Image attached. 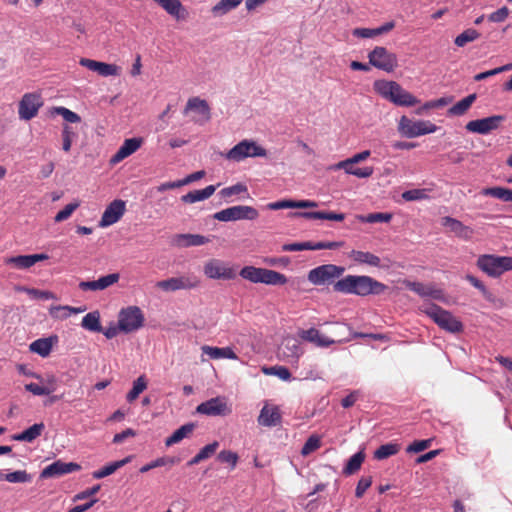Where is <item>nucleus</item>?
I'll list each match as a JSON object with an SVG mask.
<instances>
[{
	"instance_id": "f257e3e1",
	"label": "nucleus",
	"mask_w": 512,
	"mask_h": 512,
	"mask_svg": "<svg viewBox=\"0 0 512 512\" xmlns=\"http://www.w3.org/2000/svg\"><path fill=\"white\" fill-rule=\"evenodd\" d=\"M387 286L382 282L366 275H347L333 285V290L343 294H352L361 297L380 295Z\"/></svg>"
},
{
	"instance_id": "f03ea898",
	"label": "nucleus",
	"mask_w": 512,
	"mask_h": 512,
	"mask_svg": "<svg viewBox=\"0 0 512 512\" xmlns=\"http://www.w3.org/2000/svg\"><path fill=\"white\" fill-rule=\"evenodd\" d=\"M374 88L383 98L397 106L411 107L420 102L419 99L395 81L379 80L374 83Z\"/></svg>"
},
{
	"instance_id": "7ed1b4c3",
	"label": "nucleus",
	"mask_w": 512,
	"mask_h": 512,
	"mask_svg": "<svg viewBox=\"0 0 512 512\" xmlns=\"http://www.w3.org/2000/svg\"><path fill=\"white\" fill-rule=\"evenodd\" d=\"M421 311L431 318L442 330L449 333H460L463 331L462 322L455 317L450 311L443 309L434 303H424Z\"/></svg>"
},
{
	"instance_id": "20e7f679",
	"label": "nucleus",
	"mask_w": 512,
	"mask_h": 512,
	"mask_svg": "<svg viewBox=\"0 0 512 512\" xmlns=\"http://www.w3.org/2000/svg\"><path fill=\"white\" fill-rule=\"evenodd\" d=\"M476 265L488 276L497 278L512 270V257L483 254L478 257Z\"/></svg>"
},
{
	"instance_id": "39448f33",
	"label": "nucleus",
	"mask_w": 512,
	"mask_h": 512,
	"mask_svg": "<svg viewBox=\"0 0 512 512\" xmlns=\"http://www.w3.org/2000/svg\"><path fill=\"white\" fill-rule=\"evenodd\" d=\"M266 156V149L260 146L256 141L250 139L240 141L224 154V157L227 160L233 162H241L249 157L255 158Z\"/></svg>"
},
{
	"instance_id": "423d86ee",
	"label": "nucleus",
	"mask_w": 512,
	"mask_h": 512,
	"mask_svg": "<svg viewBox=\"0 0 512 512\" xmlns=\"http://www.w3.org/2000/svg\"><path fill=\"white\" fill-rule=\"evenodd\" d=\"M438 130V127L427 120L413 121L407 116H402L398 122L399 133L406 138H416L419 136L432 134Z\"/></svg>"
},
{
	"instance_id": "0eeeda50",
	"label": "nucleus",
	"mask_w": 512,
	"mask_h": 512,
	"mask_svg": "<svg viewBox=\"0 0 512 512\" xmlns=\"http://www.w3.org/2000/svg\"><path fill=\"white\" fill-rule=\"evenodd\" d=\"M118 322L124 333H131L140 329L144 324V315L137 306L122 308L118 314Z\"/></svg>"
},
{
	"instance_id": "6e6552de",
	"label": "nucleus",
	"mask_w": 512,
	"mask_h": 512,
	"mask_svg": "<svg viewBox=\"0 0 512 512\" xmlns=\"http://www.w3.org/2000/svg\"><path fill=\"white\" fill-rule=\"evenodd\" d=\"M345 271L342 266L334 264L320 265L308 273V280L314 285H325L332 283L334 279L340 277Z\"/></svg>"
},
{
	"instance_id": "1a4fd4ad",
	"label": "nucleus",
	"mask_w": 512,
	"mask_h": 512,
	"mask_svg": "<svg viewBox=\"0 0 512 512\" xmlns=\"http://www.w3.org/2000/svg\"><path fill=\"white\" fill-rule=\"evenodd\" d=\"M258 215V211L251 206L237 205L216 212L213 218L221 222H230L244 219L254 220Z\"/></svg>"
},
{
	"instance_id": "9d476101",
	"label": "nucleus",
	"mask_w": 512,
	"mask_h": 512,
	"mask_svg": "<svg viewBox=\"0 0 512 512\" xmlns=\"http://www.w3.org/2000/svg\"><path fill=\"white\" fill-rule=\"evenodd\" d=\"M369 64L385 72H392L397 67V57L385 47L376 46L368 54Z\"/></svg>"
},
{
	"instance_id": "9b49d317",
	"label": "nucleus",
	"mask_w": 512,
	"mask_h": 512,
	"mask_svg": "<svg viewBox=\"0 0 512 512\" xmlns=\"http://www.w3.org/2000/svg\"><path fill=\"white\" fill-rule=\"evenodd\" d=\"M200 280L195 275H184L171 277L158 281L156 286L165 292H175L178 290H190L198 287Z\"/></svg>"
},
{
	"instance_id": "f8f14e48",
	"label": "nucleus",
	"mask_w": 512,
	"mask_h": 512,
	"mask_svg": "<svg viewBox=\"0 0 512 512\" xmlns=\"http://www.w3.org/2000/svg\"><path fill=\"white\" fill-rule=\"evenodd\" d=\"M232 412L227 399L222 396L211 398L196 407V413L210 417L227 416Z\"/></svg>"
},
{
	"instance_id": "ddd939ff",
	"label": "nucleus",
	"mask_w": 512,
	"mask_h": 512,
	"mask_svg": "<svg viewBox=\"0 0 512 512\" xmlns=\"http://www.w3.org/2000/svg\"><path fill=\"white\" fill-rule=\"evenodd\" d=\"M43 105L40 95L36 93H26L19 102L18 114L22 120H31L34 118L40 107Z\"/></svg>"
},
{
	"instance_id": "4468645a",
	"label": "nucleus",
	"mask_w": 512,
	"mask_h": 512,
	"mask_svg": "<svg viewBox=\"0 0 512 512\" xmlns=\"http://www.w3.org/2000/svg\"><path fill=\"white\" fill-rule=\"evenodd\" d=\"M505 120L502 115H493L482 119L472 120L466 124V129L472 133L486 135L498 129L500 123Z\"/></svg>"
},
{
	"instance_id": "2eb2a0df",
	"label": "nucleus",
	"mask_w": 512,
	"mask_h": 512,
	"mask_svg": "<svg viewBox=\"0 0 512 512\" xmlns=\"http://www.w3.org/2000/svg\"><path fill=\"white\" fill-rule=\"evenodd\" d=\"M126 210V202L121 199L113 200L104 210L102 217L99 221V226L102 228L111 226L118 222L124 215Z\"/></svg>"
},
{
	"instance_id": "dca6fc26",
	"label": "nucleus",
	"mask_w": 512,
	"mask_h": 512,
	"mask_svg": "<svg viewBox=\"0 0 512 512\" xmlns=\"http://www.w3.org/2000/svg\"><path fill=\"white\" fill-rule=\"evenodd\" d=\"M204 273L210 279L231 280L236 277L234 268L216 259L210 260L205 264Z\"/></svg>"
},
{
	"instance_id": "f3484780",
	"label": "nucleus",
	"mask_w": 512,
	"mask_h": 512,
	"mask_svg": "<svg viewBox=\"0 0 512 512\" xmlns=\"http://www.w3.org/2000/svg\"><path fill=\"white\" fill-rule=\"evenodd\" d=\"M79 64L98 73L102 77L119 76L121 73V68L116 64L100 62L88 58H81Z\"/></svg>"
},
{
	"instance_id": "a211bd4d",
	"label": "nucleus",
	"mask_w": 512,
	"mask_h": 512,
	"mask_svg": "<svg viewBox=\"0 0 512 512\" xmlns=\"http://www.w3.org/2000/svg\"><path fill=\"white\" fill-rule=\"evenodd\" d=\"M80 465L74 462H63L61 460H57L50 465L46 466L41 474V478H52L59 477L65 474L72 473L74 471L80 470Z\"/></svg>"
},
{
	"instance_id": "6ab92c4d",
	"label": "nucleus",
	"mask_w": 512,
	"mask_h": 512,
	"mask_svg": "<svg viewBox=\"0 0 512 512\" xmlns=\"http://www.w3.org/2000/svg\"><path fill=\"white\" fill-rule=\"evenodd\" d=\"M282 416L278 406L265 403L258 416V424L263 427H274L281 423Z\"/></svg>"
},
{
	"instance_id": "aec40b11",
	"label": "nucleus",
	"mask_w": 512,
	"mask_h": 512,
	"mask_svg": "<svg viewBox=\"0 0 512 512\" xmlns=\"http://www.w3.org/2000/svg\"><path fill=\"white\" fill-rule=\"evenodd\" d=\"M142 138H129L124 140L117 152L111 157L110 163L115 165L135 153L142 145Z\"/></svg>"
},
{
	"instance_id": "412c9836",
	"label": "nucleus",
	"mask_w": 512,
	"mask_h": 512,
	"mask_svg": "<svg viewBox=\"0 0 512 512\" xmlns=\"http://www.w3.org/2000/svg\"><path fill=\"white\" fill-rule=\"evenodd\" d=\"M407 287L421 297H430L438 301L445 300L444 291L442 289L436 288L435 286H427L420 282H410L408 283Z\"/></svg>"
},
{
	"instance_id": "4be33fe9",
	"label": "nucleus",
	"mask_w": 512,
	"mask_h": 512,
	"mask_svg": "<svg viewBox=\"0 0 512 512\" xmlns=\"http://www.w3.org/2000/svg\"><path fill=\"white\" fill-rule=\"evenodd\" d=\"M299 337L307 342L314 343L318 347L326 348L330 345L336 343L335 340L330 339L324 335H322L318 329L309 328L307 330L299 331Z\"/></svg>"
},
{
	"instance_id": "5701e85b",
	"label": "nucleus",
	"mask_w": 512,
	"mask_h": 512,
	"mask_svg": "<svg viewBox=\"0 0 512 512\" xmlns=\"http://www.w3.org/2000/svg\"><path fill=\"white\" fill-rule=\"evenodd\" d=\"M442 225L448 228L456 236L466 240L470 239L473 233L470 227L464 225L461 221L449 216L442 218Z\"/></svg>"
},
{
	"instance_id": "b1692460",
	"label": "nucleus",
	"mask_w": 512,
	"mask_h": 512,
	"mask_svg": "<svg viewBox=\"0 0 512 512\" xmlns=\"http://www.w3.org/2000/svg\"><path fill=\"white\" fill-rule=\"evenodd\" d=\"M210 241L209 237L200 234H178L174 238V243L179 247L201 246Z\"/></svg>"
},
{
	"instance_id": "393cba45",
	"label": "nucleus",
	"mask_w": 512,
	"mask_h": 512,
	"mask_svg": "<svg viewBox=\"0 0 512 512\" xmlns=\"http://www.w3.org/2000/svg\"><path fill=\"white\" fill-rule=\"evenodd\" d=\"M349 258L358 264H365L371 267H382L381 259L371 252L352 250Z\"/></svg>"
},
{
	"instance_id": "a878e982",
	"label": "nucleus",
	"mask_w": 512,
	"mask_h": 512,
	"mask_svg": "<svg viewBox=\"0 0 512 512\" xmlns=\"http://www.w3.org/2000/svg\"><path fill=\"white\" fill-rule=\"evenodd\" d=\"M203 354L209 356L211 359H231L237 360L238 356L229 346L227 347H213L204 345L201 347Z\"/></svg>"
},
{
	"instance_id": "bb28decb",
	"label": "nucleus",
	"mask_w": 512,
	"mask_h": 512,
	"mask_svg": "<svg viewBox=\"0 0 512 512\" xmlns=\"http://www.w3.org/2000/svg\"><path fill=\"white\" fill-rule=\"evenodd\" d=\"M296 217L305 219H319V220H331V221H343L345 214L336 213L332 211H309V212H296L293 214Z\"/></svg>"
},
{
	"instance_id": "cd10ccee",
	"label": "nucleus",
	"mask_w": 512,
	"mask_h": 512,
	"mask_svg": "<svg viewBox=\"0 0 512 512\" xmlns=\"http://www.w3.org/2000/svg\"><path fill=\"white\" fill-rule=\"evenodd\" d=\"M45 429L44 423H35L29 428L25 429L21 433L14 434L12 439L19 442H28L31 443L39 436H41L42 432Z\"/></svg>"
},
{
	"instance_id": "c85d7f7f",
	"label": "nucleus",
	"mask_w": 512,
	"mask_h": 512,
	"mask_svg": "<svg viewBox=\"0 0 512 512\" xmlns=\"http://www.w3.org/2000/svg\"><path fill=\"white\" fill-rule=\"evenodd\" d=\"M189 110L196 111L197 113L202 115L204 122L208 121L211 117L210 107L207 101L199 97H192L187 101L185 113Z\"/></svg>"
},
{
	"instance_id": "c756f323",
	"label": "nucleus",
	"mask_w": 512,
	"mask_h": 512,
	"mask_svg": "<svg viewBox=\"0 0 512 512\" xmlns=\"http://www.w3.org/2000/svg\"><path fill=\"white\" fill-rule=\"evenodd\" d=\"M215 190H216L215 185H209V186L205 187L204 189L193 190V191L188 192L187 194H185L181 197V200H182V202L189 203V204L203 201V200L208 199L210 196H212L213 193L215 192Z\"/></svg>"
},
{
	"instance_id": "7c9ffc66",
	"label": "nucleus",
	"mask_w": 512,
	"mask_h": 512,
	"mask_svg": "<svg viewBox=\"0 0 512 512\" xmlns=\"http://www.w3.org/2000/svg\"><path fill=\"white\" fill-rule=\"evenodd\" d=\"M56 340V337H47V338H39L33 341L29 345V349L31 352L38 354L39 356L45 358L49 356L53 347V340Z\"/></svg>"
},
{
	"instance_id": "2f4dec72",
	"label": "nucleus",
	"mask_w": 512,
	"mask_h": 512,
	"mask_svg": "<svg viewBox=\"0 0 512 512\" xmlns=\"http://www.w3.org/2000/svg\"><path fill=\"white\" fill-rule=\"evenodd\" d=\"M132 459V456H127L121 460L111 462L105 466H103L101 469L96 470L92 473V476L94 479H102L109 475H112L115 471L123 467L124 465L128 464Z\"/></svg>"
},
{
	"instance_id": "473e14b6",
	"label": "nucleus",
	"mask_w": 512,
	"mask_h": 512,
	"mask_svg": "<svg viewBox=\"0 0 512 512\" xmlns=\"http://www.w3.org/2000/svg\"><path fill=\"white\" fill-rule=\"evenodd\" d=\"M477 96L476 94H470L463 98L462 100L458 101L456 104L451 106L448 111V116H462L464 115L472 106V104L475 102Z\"/></svg>"
},
{
	"instance_id": "72a5a7b5",
	"label": "nucleus",
	"mask_w": 512,
	"mask_h": 512,
	"mask_svg": "<svg viewBox=\"0 0 512 512\" xmlns=\"http://www.w3.org/2000/svg\"><path fill=\"white\" fill-rule=\"evenodd\" d=\"M195 429V424L190 422L182 425L180 428L175 430L168 438L165 440L166 446H172L174 444L179 443L184 438L188 437Z\"/></svg>"
},
{
	"instance_id": "f704fd0d",
	"label": "nucleus",
	"mask_w": 512,
	"mask_h": 512,
	"mask_svg": "<svg viewBox=\"0 0 512 512\" xmlns=\"http://www.w3.org/2000/svg\"><path fill=\"white\" fill-rule=\"evenodd\" d=\"M86 310V307L85 306H81V307H72V306H68V305H64V306H54L50 309V315L54 318H58V319H67L69 318L72 314H80L82 312H84Z\"/></svg>"
},
{
	"instance_id": "c9c22d12",
	"label": "nucleus",
	"mask_w": 512,
	"mask_h": 512,
	"mask_svg": "<svg viewBox=\"0 0 512 512\" xmlns=\"http://www.w3.org/2000/svg\"><path fill=\"white\" fill-rule=\"evenodd\" d=\"M483 196H491L504 202H512V189L496 186L483 188L480 192Z\"/></svg>"
},
{
	"instance_id": "e433bc0d",
	"label": "nucleus",
	"mask_w": 512,
	"mask_h": 512,
	"mask_svg": "<svg viewBox=\"0 0 512 512\" xmlns=\"http://www.w3.org/2000/svg\"><path fill=\"white\" fill-rule=\"evenodd\" d=\"M81 326L91 332H101L100 313L98 311L87 313L82 319Z\"/></svg>"
},
{
	"instance_id": "4c0bfd02",
	"label": "nucleus",
	"mask_w": 512,
	"mask_h": 512,
	"mask_svg": "<svg viewBox=\"0 0 512 512\" xmlns=\"http://www.w3.org/2000/svg\"><path fill=\"white\" fill-rule=\"evenodd\" d=\"M162 9H164L171 16L180 19L182 16L180 12L183 10V6L180 0H153Z\"/></svg>"
},
{
	"instance_id": "58836bf2",
	"label": "nucleus",
	"mask_w": 512,
	"mask_h": 512,
	"mask_svg": "<svg viewBox=\"0 0 512 512\" xmlns=\"http://www.w3.org/2000/svg\"><path fill=\"white\" fill-rule=\"evenodd\" d=\"M365 459V454L362 451H359L353 454L347 461L343 473L346 475H352L357 472Z\"/></svg>"
},
{
	"instance_id": "ea45409f",
	"label": "nucleus",
	"mask_w": 512,
	"mask_h": 512,
	"mask_svg": "<svg viewBox=\"0 0 512 512\" xmlns=\"http://www.w3.org/2000/svg\"><path fill=\"white\" fill-rule=\"evenodd\" d=\"M147 388V380L144 375L139 376L133 382L132 389L127 393L126 400L129 403L135 401L139 395Z\"/></svg>"
},
{
	"instance_id": "a19ab883",
	"label": "nucleus",
	"mask_w": 512,
	"mask_h": 512,
	"mask_svg": "<svg viewBox=\"0 0 512 512\" xmlns=\"http://www.w3.org/2000/svg\"><path fill=\"white\" fill-rule=\"evenodd\" d=\"M400 450V445L397 443H387L381 445L374 452V458L377 460H384L390 456L397 454Z\"/></svg>"
},
{
	"instance_id": "79ce46f5",
	"label": "nucleus",
	"mask_w": 512,
	"mask_h": 512,
	"mask_svg": "<svg viewBox=\"0 0 512 512\" xmlns=\"http://www.w3.org/2000/svg\"><path fill=\"white\" fill-rule=\"evenodd\" d=\"M4 263L17 269H28L33 266L30 255H17L7 257L5 258Z\"/></svg>"
},
{
	"instance_id": "37998d69",
	"label": "nucleus",
	"mask_w": 512,
	"mask_h": 512,
	"mask_svg": "<svg viewBox=\"0 0 512 512\" xmlns=\"http://www.w3.org/2000/svg\"><path fill=\"white\" fill-rule=\"evenodd\" d=\"M243 0H220L212 7L214 16H222L236 8Z\"/></svg>"
},
{
	"instance_id": "c03bdc74",
	"label": "nucleus",
	"mask_w": 512,
	"mask_h": 512,
	"mask_svg": "<svg viewBox=\"0 0 512 512\" xmlns=\"http://www.w3.org/2000/svg\"><path fill=\"white\" fill-rule=\"evenodd\" d=\"M263 284L266 285H284L287 283V277L275 270H264Z\"/></svg>"
},
{
	"instance_id": "a18cd8bd",
	"label": "nucleus",
	"mask_w": 512,
	"mask_h": 512,
	"mask_svg": "<svg viewBox=\"0 0 512 512\" xmlns=\"http://www.w3.org/2000/svg\"><path fill=\"white\" fill-rule=\"evenodd\" d=\"M480 37V33L472 28L464 30L461 34H459L455 40L454 43L458 47L465 46L468 42H472L477 40Z\"/></svg>"
},
{
	"instance_id": "49530a36",
	"label": "nucleus",
	"mask_w": 512,
	"mask_h": 512,
	"mask_svg": "<svg viewBox=\"0 0 512 512\" xmlns=\"http://www.w3.org/2000/svg\"><path fill=\"white\" fill-rule=\"evenodd\" d=\"M177 463L174 457H159L140 468V473H146L154 468L162 467L165 465H174Z\"/></svg>"
},
{
	"instance_id": "de8ad7c7",
	"label": "nucleus",
	"mask_w": 512,
	"mask_h": 512,
	"mask_svg": "<svg viewBox=\"0 0 512 512\" xmlns=\"http://www.w3.org/2000/svg\"><path fill=\"white\" fill-rule=\"evenodd\" d=\"M344 172L348 175H353L357 178H369L372 176L374 169L373 167H355V163H349L345 166Z\"/></svg>"
},
{
	"instance_id": "09e8293b",
	"label": "nucleus",
	"mask_w": 512,
	"mask_h": 512,
	"mask_svg": "<svg viewBox=\"0 0 512 512\" xmlns=\"http://www.w3.org/2000/svg\"><path fill=\"white\" fill-rule=\"evenodd\" d=\"M262 371L266 375H274L283 381L291 380V373L288 368L285 366H272V367H263Z\"/></svg>"
},
{
	"instance_id": "8fccbe9b",
	"label": "nucleus",
	"mask_w": 512,
	"mask_h": 512,
	"mask_svg": "<svg viewBox=\"0 0 512 512\" xmlns=\"http://www.w3.org/2000/svg\"><path fill=\"white\" fill-rule=\"evenodd\" d=\"M52 113L61 115L68 123H79L81 121V117L77 113L63 106L53 107Z\"/></svg>"
},
{
	"instance_id": "3c124183",
	"label": "nucleus",
	"mask_w": 512,
	"mask_h": 512,
	"mask_svg": "<svg viewBox=\"0 0 512 512\" xmlns=\"http://www.w3.org/2000/svg\"><path fill=\"white\" fill-rule=\"evenodd\" d=\"M402 198L405 201H419V200L428 199L429 198L428 190L420 189V188L406 190L402 193Z\"/></svg>"
},
{
	"instance_id": "603ef678",
	"label": "nucleus",
	"mask_w": 512,
	"mask_h": 512,
	"mask_svg": "<svg viewBox=\"0 0 512 512\" xmlns=\"http://www.w3.org/2000/svg\"><path fill=\"white\" fill-rule=\"evenodd\" d=\"M32 479L31 475L24 470H17L5 474V481L10 483H27Z\"/></svg>"
},
{
	"instance_id": "864d4df0",
	"label": "nucleus",
	"mask_w": 512,
	"mask_h": 512,
	"mask_svg": "<svg viewBox=\"0 0 512 512\" xmlns=\"http://www.w3.org/2000/svg\"><path fill=\"white\" fill-rule=\"evenodd\" d=\"M392 219L391 213H383V212H377V213H370L366 216L362 217V221L366 223H388Z\"/></svg>"
},
{
	"instance_id": "5fc2aeb1",
	"label": "nucleus",
	"mask_w": 512,
	"mask_h": 512,
	"mask_svg": "<svg viewBox=\"0 0 512 512\" xmlns=\"http://www.w3.org/2000/svg\"><path fill=\"white\" fill-rule=\"evenodd\" d=\"M24 388L26 391L32 393L35 396L49 395L50 393H52L54 391L53 387L50 388L47 386H41V385L33 383V382L25 384Z\"/></svg>"
},
{
	"instance_id": "6e6d98bb",
	"label": "nucleus",
	"mask_w": 512,
	"mask_h": 512,
	"mask_svg": "<svg viewBox=\"0 0 512 512\" xmlns=\"http://www.w3.org/2000/svg\"><path fill=\"white\" fill-rule=\"evenodd\" d=\"M79 205L80 203L78 201L67 204L62 210H60L56 214L54 218L55 222H62L67 220L72 215V213L79 207Z\"/></svg>"
},
{
	"instance_id": "4d7b16f0",
	"label": "nucleus",
	"mask_w": 512,
	"mask_h": 512,
	"mask_svg": "<svg viewBox=\"0 0 512 512\" xmlns=\"http://www.w3.org/2000/svg\"><path fill=\"white\" fill-rule=\"evenodd\" d=\"M246 192H247V186L242 183H237L235 185L223 188L219 192V194L223 198H228L233 195H238V194L246 193Z\"/></svg>"
},
{
	"instance_id": "13d9d810",
	"label": "nucleus",
	"mask_w": 512,
	"mask_h": 512,
	"mask_svg": "<svg viewBox=\"0 0 512 512\" xmlns=\"http://www.w3.org/2000/svg\"><path fill=\"white\" fill-rule=\"evenodd\" d=\"M218 460L222 463H228L231 465V468L234 469L238 462V455L237 453L230 451V450H222L218 454Z\"/></svg>"
},
{
	"instance_id": "bf43d9fd",
	"label": "nucleus",
	"mask_w": 512,
	"mask_h": 512,
	"mask_svg": "<svg viewBox=\"0 0 512 512\" xmlns=\"http://www.w3.org/2000/svg\"><path fill=\"white\" fill-rule=\"evenodd\" d=\"M282 250L288 251V252L313 250V242L306 241V242H295V243L284 244L282 246Z\"/></svg>"
},
{
	"instance_id": "052dcab7",
	"label": "nucleus",
	"mask_w": 512,
	"mask_h": 512,
	"mask_svg": "<svg viewBox=\"0 0 512 512\" xmlns=\"http://www.w3.org/2000/svg\"><path fill=\"white\" fill-rule=\"evenodd\" d=\"M75 136V132L69 125H64L62 128V149L68 152L71 149L72 138Z\"/></svg>"
},
{
	"instance_id": "680f3d73",
	"label": "nucleus",
	"mask_w": 512,
	"mask_h": 512,
	"mask_svg": "<svg viewBox=\"0 0 512 512\" xmlns=\"http://www.w3.org/2000/svg\"><path fill=\"white\" fill-rule=\"evenodd\" d=\"M258 273H260V268L254 266H245L243 267L239 275L252 283H257Z\"/></svg>"
},
{
	"instance_id": "e2e57ef3",
	"label": "nucleus",
	"mask_w": 512,
	"mask_h": 512,
	"mask_svg": "<svg viewBox=\"0 0 512 512\" xmlns=\"http://www.w3.org/2000/svg\"><path fill=\"white\" fill-rule=\"evenodd\" d=\"M119 273H111L97 279L99 290H104L119 281Z\"/></svg>"
},
{
	"instance_id": "0e129e2a",
	"label": "nucleus",
	"mask_w": 512,
	"mask_h": 512,
	"mask_svg": "<svg viewBox=\"0 0 512 512\" xmlns=\"http://www.w3.org/2000/svg\"><path fill=\"white\" fill-rule=\"evenodd\" d=\"M372 485V477L371 476H363L359 479L356 489L355 496L357 498H361L366 490Z\"/></svg>"
},
{
	"instance_id": "69168bd1",
	"label": "nucleus",
	"mask_w": 512,
	"mask_h": 512,
	"mask_svg": "<svg viewBox=\"0 0 512 512\" xmlns=\"http://www.w3.org/2000/svg\"><path fill=\"white\" fill-rule=\"evenodd\" d=\"M465 279L476 289H478L481 294L484 296V297H488L490 295L489 293V290L487 289V287L484 285V283L479 280L477 277L473 276L472 274H466L465 275Z\"/></svg>"
},
{
	"instance_id": "338daca9",
	"label": "nucleus",
	"mask_w": 512,
	"mask_h": 512,
	"mask_svg": "<svg viewBox=\"0 0 512 512\" xmlns=\"http://www.w3.org/2000/svg\"><path fill=\"white\" fill-rule=\"evenodd\" d=\"M320 447V440L316 436H310L301 449L302 455H308Z\"/></svg>"
},
{
	"instance_id": "774afa93",
	"label": "nucleus",
	"mask_w": 512,
	"mask_h": 512,
	"mask_svg": "<svg viewBox=\"0 0 512 512\" xmlns=\"http://www.w3.org/2000/svg\"><path fill=\"white\" fill-rule=\"evenodd\" d=\"M509 9L506 6L499 8L488 16V20L494 23H501L507 19Z\"/></svg>"
}]
</instances>
